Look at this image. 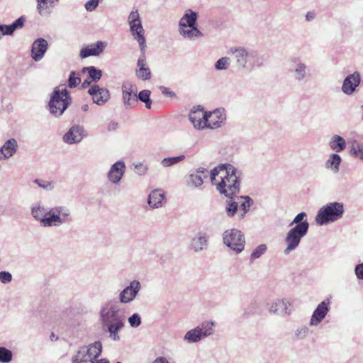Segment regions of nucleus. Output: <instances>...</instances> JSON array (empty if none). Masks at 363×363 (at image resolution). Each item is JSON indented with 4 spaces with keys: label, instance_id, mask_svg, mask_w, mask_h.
<instances>
[{
    "label": "nucleus",
    "instance_id": "5701e85b",
    "mask_svg": "<svg viewBox=\"0 0 363 363\" xmlns=\"http://www.w3.org/2000/svg\"><path fill=\"white\" fill-rule=\"evenodd\" d=\"M138 69L135 71L136 77L143 80L146 81L151 77V71L146 62L145 51H141V54L137 62Z\"/></svg>",
    "mask_w": 363,
    "mask_h": 363
},
{
    "label": "nucleus",
    "instance_id": "a211bd4d",
    "mask_svg": "<svg viewBox=\"0 0 363 363\" xmlns=\"http://www.w3.org/2000/svg\"><path fill=\"white\" fill-rule=\"evenodd\" d=\"M290 303L286 299H277L267 303L266 307L272 314L286 315L291 313L289 309Z\"/></svg>",
    "mask_w": 363,
    "mask_h": 363
},
{
    "label": "nucleus",
    "instance_id": "e2e57ef3",
    "mask_svg": "<svg viewBox=\"0 0 363 363\" xmlns=\"http://www.w3.org/2000/svg\"><path fill=\"white\" fill-rule=\"evenodd\" d=\"M357 157L363 160V146L362 145H358V155Z\"/></svg>",
    "mask_w": 363,
    "mask_h": 363
},
{
    "label": "nucleus",
    "instance_id": "2eb2a0df",
    "mask_svg": "<svg viewBox=\"0 0 363 363\" xmlns=\"http://www.w3.org/2000/svg\"><path fill=\"white\" fill-rule=\"evenodd\" d=\"M251 50L244 47H233L229 50V53L233 55L236 61L238 69H243L247 67Z\"/></svg>",
    "mask_w": 363,
    "mask_h": 363
},
{
    "label": "nucleus",
    "instance_id": "4d7b16f0",
    "mask_svg": "<svg viewBox=\"0 0 363 363\" xmlns=\"http://www.w3.org/2000/svg\"><path fill=\"white\" fill-rule=\"evenodd\" d=\"M58 0H47V8L45 10L44 15H48L50 13V11L48 10L49 8H53L56 4L57 3Z\"/></svg>",
    "mask_w": 363,
    "mask_h": 363
},
{
    "label": "nucleus",
    "instance_id": "7c9ffc66",
    "mask_svg": "<svg viewBox=\"0 0 363 363\" xmlns=\"http://www.w3.org/2000/svg\"><path fill=\"white\" fill-rule=\"evenodd\" d=\"M165 199L164 194L160 189L153 190L149 195L148 204L154 208H158L162 206Z\"/></svg>",
    "mask_w": 363,
    "mask_h": 363
},
{
    "label": "nucleus",
    "instance_id": "393cba45",
    "mask_svg": "<svg viewBox=\"0 0 363 363\" xmlns=\"http://www.w3.org/2000/svg\"><path fill=\"white\" fill-rule=\"evenodd\" d=\"M48 44L46 40L43 38H38L35 40L31 48V57L38 62L40 61L44 56L48 50Z\"/></svg>",
    "mask_w": 363,
    "mask_h": 363
},
{
    "label": "nucleus",
    "instance_id": "ddd939ff",
    "mask_svg": "<svg viewBox=\"0 0 363 363\" xmlns=\"http://www.w3.org/2000/svg\"><path fill=\"white\" fill-rule=\"evenodd\" d=\"M206 125L205 128L217 129L223 127L226 121V112L223 108H217L206 113Z\"/></svg>",
    "mask_w": 363,
    "mask_h": 363
},
{
    "label": "nucleus",
    "instance_id": "864d4df0",
    "mask_svg": "<svg viewBox=\"0 0 363 363\" xmlns=\"http://www.w3.org/2000/svg\"><path fill=\"white\" fill-rule=\"evenodd\" d=\"M37 1V9H38L39 13L41 16H44L45 10L48 7L47 0H36Z\"/></svg>",
    "mask_w": 363,
    "mask_h": 363
},
{
    "label": "nucleus",
    "instance_id": "72a5a7b5",
    "mask_svg": "<svg viewBox=\"0 0 363 363\" xmlns=\"http://www.w3.org/2000/svg\"><path fill=\"white\" fill-rule=\"evenodd\" d=\"M264 63V56L260 55L258 52L252 50L247 65L250 66L251 69H254L263 66Z\"/></svg>",
    "mask_w": 363,
    "mask_h": 363
},
{
    "label": "nucleus",
    "instance_id": "ea45409f",
    "mask_svg": "<svg viewBox=\"0 0 363 363\" xmlns=\"http://www.w3.org/2000/svg\"><path fill=\"white\" fill-rule=\"evenodd\" d=\"M240 198L245 200V201L241 203L240 206L242 209L239 213V218L242 219L249 211L250 206L253 204V200L248 196H242Z\"/></svg>",
    "mask_w": 363,
    "mask_h": 363
},
{
    "label": "nucleus",
    "instance_id": "052dcab7",
    "mask_svg": "<svg viewBox=\"0 0 363 363\" xmlns=\"http://www.w3.org/2000/svg\"><path fill=\"white\" fill-rule=\"evenodd\" d=\"M152 363H169L166 357H160L156 358Z\"/></svg>",
    "mask_w": 363,
    "mask_h": 363
},
{
    "label": "nucleus",
    "instance_id": "f03ea898",
    "mask_svg": "<svg viewBox=\"0 0 363 363\" xmlns=\"http://www.w3.org/2000/svg\"><path fill=\"white\" fill-rule=\"evenodd\" d=\"M32 217L43 228L59 227L72 220L71 211L65 206L47 207L42 201L30 206Z\"/></svg>",
    "mask_w": 363,
    "mask_h": 363
},
{
    "label": "nucleus",
    "instance_id": "f704fd0d",
    "mask_svg": "<svg viewBox=\"0 0 363 363\" xmlns=\"http://www.w3.org/2000/svg\"><path fill=\"white\" fill-rule=\"evenodd\" d=\"M306 217V213L305 212H301L297 214L291 223L289 224V226L295 224L294 227H298L299 225H301L303 228L305 230H308L309 223L306 219H304Z\"/></svg>",
    "mask_w": 363,
    "mask_h": 363
},
{
    "label": "nucleus",
    "instance_id": "6e6d98bb",
    "mask_svg": "<svg viewBox=\"0 0 363 363\" xmlns=\"http://www.w3.org/2000/svg\"><path fill=\"white\" fill-rule=\"evenodd\" d=\"M354 272L359 279H363V263L359 264L355 267Z\"/></svg>",
    "mask_w": 363,
    "mask_h": 363
},
{
    "label": "nucleus",
    "instance_id": "37998d69",
    "mask_svg": "<svg viewBox=\"0 0 363 363\" xmlns=\"http://www.w3.org/2000/svg\"><path fill=\"white\" fill-rule=\"evenodd\" d=\"M231 63V59L228 57H223L218 59L215 64V69L217 70L227 69Z\"/></svg>",
    "mask_w": 363,
    "mask_h": 363
},
{
    "label": "nucleus",
    "instance_id": "680f3d73",
    "mask_svg": "<svg viewBox=\"0 0 363 363\" xmlns=\"http://www.w3.org/2000/svg\"><path fill=\"white\" fill-rule=\"evenodd\" d=\"M315 18V13L313 11H309L306 15V18L307 21H311Z\"/></svg>",
    "mask_w": 363,
    "mask_h": 363
},
{
    "label": "nucleus",
    "instance_id": "f8f14e48",
    "mask_svg": "<svg viewBox=\"0 0 363 363\" xmlns=\"http://www.w3.org/2000/svg\"><path fill=\"white\" fill-rule=\"evenodd\" d=\"M290 71L294 80L297 82L306 81L310 76L307 65L299 57H294L291 60Z\"/></svg>",
    "mask_w": 363,
    "mask_h": 363
},
{
    "label": "nucleus",
    "instance_id": "49530a36",
    "mask_svg": "<svg viewBox=\"0 0 363 363\" xmlns=\"http://www.w3.org/2000/svg\"><path fill=\"white\" fill-rule=\"evenodd\" d=\"M309 329L306 325L298 327L294 333L295 337L297 340H303L308 335Z\"/></svg>",
    "mask_w": 363,
    "mask_h": 363
},
{
    "label": "nucleus",
    "instance_id": "9b49d317",
    "mask_svg": "<svg viewBox=\"0 0 363 363\" xmlns=\"http://www.w3.org/2000/svg\"><path fill=\"white\" fill-rule=\"evenodd\" d=\"M122 100L125 109H130L138 104L137 88L132 82H125L122 84Z\"/></svg>",
    "mask_w": 363,
    "mask_h": 363
},
{
    "label": "nucleus",
    "instance_id": "13d9d810",
    "mask_svg": "<svg viewBox=\"0 0 363 363\" xmlns=\"http://www.w3.org/2000/svg\"><path fill=\"white\" fill-rule=\"evenodd\" d=\"M118 127V123L115 121H111L107 126V129L108 131H114Z\"/></svg>",
    "mask_w": 363,
    "mask_h": 363
},
{
    "label": "nucleus",
    "instance_id": "603ef678",
    "mask_svg": "<svg viewBox=\"0 0 363 363\" xmlns=\"http://www.w3.org/2000/svg\"><path fill=\"white\" fill-rule=\"evenodd\" d=\"M258 311V305L256 303H252L245 310V315H250L257 313Z\"/></svg>",
    "mask_w": 363,
    "mask_h": 363
},
{
    "label": "nucleus",
    "instance_id": "b1692460",
    "mask_svg": "<svg viewBox=\"0 0 363 363\" xmlns=\"http://www.w3.org/2000/svg\"><path fill=\"white\" fill-rule=\"evenodd\" d=\"M209 236L206 233L199 232L191 240V248L194 252H201L207 249Z\"/></svg>",
    "mask_w": 363,
    "mask_h": 363
},
{
    "label": "nucleus",
    "instance_id": "2f4dec72",
    "mask_svg": "<svg viewBox=\"0 0 363 363\" xmlns=\"http://www.w3.org/2000/svg\"><path fill=\"white\" fill-rule=\"evenodd\" d=\"M341 162V157L337 153H333L326 160L325 166L326 169H330L333 173L337 174L340 171Z\"/></svg>",
    "mask_w": 363,
    "mask_h": 363
},
{
    "label": "nucleus",
    "instance_id": "8fccbe9b",
    "mask_svg": "<svg viewBox=\"0 0 363 363\" xmlns=\"http://www.w3.org/2000/svg\"><path fill=\"white\" fill-rule=\"evenodd\" d=\"M128 323L133 328H138L141 325V318L138 313H133L128 318Z\"/></svg>",
    "mask_w": 363,
    "mask_h": 363
},
{
    "label": "nucleus",
    "instance_id": "20e7f679",
    "mask_svg": "<svg viewBox=\"0 0 363 363\" xmlns=\"http://www.w3.org/2000/svg\"><path fill=\"white\" fill-rule=\"evenodd\" d=\"M72 98L67 89H60L55 87L50 94L48 103L49 111L52 115L59 117L71 104Z\"/></svg>",
    "mask_w": 363,
    "mask_h": 363
},
{
    "label": "nucleus",
    "instance_id": "bb28decb",
    "mask_svg": "<svg viewBox=\"0 0 363 363\" xmlns=\"http://www.w3.org/2000/svg\"><path fill=\"white\" fill-rule=\"evenodd\" d=\"M18 147L17 141L14 138L8 140L4 145L0 147V160H6L11 157Z\"/></svg>",
    "mask_w": 363,
    "mask_h": 363
},
{
    "label": "nucleus",
    "instance_id": "7ed1b4c3",
    "mask_svg": "<svg viewBox=\"0 0 363 363\" xmlns=\"http://www.w3.org/2000/svg\"><path fill=\"white\" fill-rule=\"evenodd\" d=\"M345 212L344 205L341 202H330L321 207L315 218L320 225H328L340 219Z\"/></svg>",
    "mask_w": 363,
    "mask_h": 363
},
{
    "label": "nucleus",
    "instance_id": "de8ad7c7",
    "mask_svg": "<svg viewBox=\"0 0 363 363\" xmlns=\"http://www.w3.org/2000/svg\"><path fill=\"white\" fill-rule=\"evenodd\" d=\"M81 82V78L75 72H71L68 78V86L75 88Z\"/></svg>",
    "mask_w": 363,
    "mask_h": 363
},
{
    "label": "nucleus",
    "instance_id": "3c124183",
    "mask_svg": "<svg viewBox=\"0 0 363 363\" xmlns=\"http://www.w3.org/2000/svg\"><path fill=\"white\" fill-rule=\"evenodd\" d=\"M12 280V275L10 272L6 271L0 272V281L3 284H8Z\"/></svg>",
    "mask_w": 363,
    "mask_h": 363
},
{
    "label": "nucleus",
    "instance_id": "6e6552de",
    "mask_svg": "<svg viewBox=\"0 0 363 363\" xmlns=\"http://www.w3.org/2000/svg\"><path fill=\"white\" fill-rule=\"evenodd\" d=\"M223 243L236 253L245 249V239L243 233L235 228L226 230L223 233Z\"/></svg>",
    "mask_w": 363,
    "mask_h": 363
},
{
    "label": "nucleus",
    "instance_id": "5fc2aeb1",
    "mask_svg": "<svg viewBox=\"0 0 363 363\" xmlns=\"http://www.w3.org/2000/svg\"><path fill=\"white\" fill-rule=\"evenodd\" d=\"M96 0H89L86 2L84 7L88 11H94L98 6Z\"/></svg>",
    "mask_w": 363,
    "mask_h": 363
},
{
    "label": "nucleus",
    "instance_id": "0eeeda50",
    "mask_svg": "<svg viewBox=\"0 0 363 363\" xmlns=\"http://www.w3.org/2000/svg\"><path fill=\"white\" fill-rule=\"evenodd\" d=\"M213 321H203L197 327L187 331L184 340L189 344L198 342L213 333Z\"/></svg>",
    "mask_w": 363,
    "mask_h": 363
},
{
    "label": "nucleus",
    "instance_id": "c9c22d12",
    "mask_svg": "<svg viewBox=\"0 0 363 363\" xmlns=\"http://www.w3.org/2000/svg\"><path fill=\"white\" fill-rule=\"evenodd\" d=\"M82 72H87L89 77L94 82L99 81L102 77V71L94 66L84 67Z\"/></svg>",
    "mask_w": 363,
    "mask_h": 363
},
{
    "label": "nucleus",
    "instance_id": "dca6fc26",
    "mask_svg": "<svg viewBox=\"0 0 363 363\" xmlns=\"http://www.w3.org/2000/svg\"><path fill=\"white\" fill-rule=\"evenodd\" d=\"M87 92L92 96L93 102L99 106L104 105L110 99L109 90L97 84L91 86Z\"/></svg>",
    "mask_w": 363,
    "mask_h": 363
},
{
    "label": "nucleus",
    "instance_id": "aec40b11",
    "mask_svg": "<svg viewBox=\"0 0 363 363\" xmlns=\"http://www.w3.org/2000/svg\"><path fill=\"white\" fill-rule=\"evenodd\" d=\"M206 113L207 111H204L203 108L199 107H194L191 110L189 114V119L195 128L198 130H203L205 128L207 120Z\"/></svg>",
    "mask_w": 363,
    "mask_h": 363
},
{
    "label": "nucleus",
    "instance_id": "412c9836",
    "mask_svg": "<svg viewBox=\"0 0 363 363\" xmlns=\"http://www.w3.org/2000/svg\"><path fill=\"white\" fill-rule=\"evenodd\" d=\"M125 169V163L123 161H117L110 168L107 178L110 182L114 184H118L124 175Z\"/></svg>",
    "mask_w": 363,
    "mask_h": 363
},
{
    "label": "nucleus",
    "instance_id": "9d476101",
    "mask_svg": "<svg viewBox=\"0 0 363 363\" xmlns=\"http://www.w3.org/2000/svg\"><path fill=\"white\" fill-rule=\"evenodd\" d=\"M308 231V230L303 229L301 225L291 228L285 237L286 247L284 250V254L289 255L291 252L296 250L301 243V239L307 235Z\"/></svg>",
    "mask_w": 363,
    "mask_h": 363
},
{
    "label": "nucleus",
    "instance_id": "e433bc0d",
    "mask_svg": "<svg viewBox=\"0 0 363 363\" xmlns=\"http://www.w3.org/2000/svg\"><path fill=\"white\" fill-rule=\"evenodd\" d=\"M185 159V155H180L174 157H164L161 160V165L163 167H169L175 165Z\"/></svg>",
    "mask_w": 363,
    "mask_h": 363
},
{
    "label": "nucleus",
    "instance_id": "bf43d9fd",
    "mask_svg": "<svg viewBox=\"0 0 363 363\" xmlns=\"http://www.w3.org/2000/svg\"><path fill=\"white\" fill-rule=\"evenodd\" d=\"M160 90L162 91V94H164V95H166L167 96L172 97V96H174V93L169 91L167 87L161 86Z\"/></svg>",
    "mask_w": 363,
    "mask_h": 363
},
{
    "label": "nucleus",
    "instance_id": "69168bd1",
    "mask_svg": "<svg viewBox=\"0 0 363 363\" xmlns=\"http://www.w3.org/2000/svg\"><path fill=\"white\" fill-rule=\"evenodd\" d=\"M350 153L356 157H357V155H358V147L356 148L354 147H353L351 150H350Z\"/></svg>",
    "mask_w": 363,
    "mask_h": 363
},
{
    "label": "nucleus",
    "instance_id": "338daca9",
    "mask_svg": "<svg viewBox=\"0 0 363 363\" xmlns=\"http://www.w3.org/2000/svg\"><path fill=\"white\" fill-rule=\"evenodd\" d=\"M95 363H110L107 359H96Z\"/></svg>",
    "mask_w": 363,
    "mask_h": 363
},
{
    "label": "nucleus",
    "instance_id": "4c0bfd02",
    "mask_svg": "<svg viewBox=\"0 0 363 363\" xmlns=\"http://www.w3.org/2000/svg\"><path fill=\"white\" fill-rule=\"evenodd\" d=\"M106 326L110 333V337L114 341H118L120 340L118 331L124 327V323L110 324Z\"/></svg>",
    "mask_w": 363,
    "mask_h": 363
},
{
    "label": "nucleus",
    "instance_id": "58836bf2",
    "mask_svg": "<svg viewBox=\"0 0 363 363\" xmlns=\"http://www.w3.org/2000/svg\"><path fill=\"white\" fill-rule=\"evenodd\" d=\"M203 184V179L201 175L195 173L190 174L186 180V184L194 188L200 187Z\"/></svg>",
    "mask_w": 363,
    "mask_h": 363
},
{
    "label": "nucleus",
    "instance_id": "39448f33",
    "mask_svg": "<svg viewBox=\"0 0 363 363\" xmlns=\"http://www.w3.org/2000/svg\"><path fill=\"white\" fill-rule=\"evenodd\" d=\"M101 352L102 344L100 341L80 347L72 355V363H95Z\"/></svg>",
    "mask_w": 363,
    "mask_h": 363
},
{
    "label": "nucleus",
    "instance_id": "a878e982",
    "mask_svg": "<svg viewBox=\"0 0 363 363\" xmlns=\"http://www.w3.org/2000/svg\"><path fill=\"white\" fill-rule=\"evenodd\" d=\"M106 46V43L103 41H97L96 43L91 44L80 50V57L86 58L90 56H99L101 54Z\"/></svg>",
    "mask_w": 363,
    "mask_h": 363
},
{
    "label": "nucleus",
    "instance_id": "0e129e2a",
    "mask_svg": "<svg viewBox=\"0 0 363 363\" xmlns=\"http://www.w3.org/2000/svg\"><path fill=\"white\" fill-rule=\"evenodd\" d=\"M206 172V169L204 167H199L196 169V172L195 174H204Z\"/></svg>",
    "mask_w": 363,
    "mask_h": 363
},
{
    "label": "nucleus",
    "instance_id": "a18cd8bd",
    "mask_svg": "<svg viewBox=\"0 0 363 363\" xmlns=\"http://www.w3.org/2000/svg\"><path fill=\"white\" fill-rule=\"evenodd\" d=\"M267 251V245L264 244H262L258 245L251 253L250 255V261L259 258L262 255H264Z\"/></svg>",
    "mask_w": 363,
    "mask_h": 363
},
{
    "label": "nucleus",
    "instance_id": "473e14b6",
    "mask_svg": "<svg viewBox=\"0 0 363 363\" xmlns=\"http://www.w3.org/2000/svg\"><path fill=\"white\" fill-rule=\"evenodd\" d=\"M329 146L333 151L339 152L345 149L346 141L342 136L334 135L330 140Z\"/></svg>",
    "mask_w": 363,
    "mask_h": 363
},
{
    "label": "nucleus",
    "instance_id": "f257e3e1",
    "mask_svg": "<svg viewBox=\"0 0 363 363\" xmlns=\"http://www.w3.org/2000/svg\"><path fill=\"white\" fill-rule=\"evenodd\" d=\"M242 172L230 164H220L211 171V181L217 190L230 199L240 191Z\"/></svg>",
    "mask_w": 363,
    "mask_h": 363
},
{
    "label": "nucleus",
    "instance_id": "6ab92c4d",
    "mask_svg": "<svg viewBox=\"0 0 363 363\" xmlns=\"http://www.w3.org/2000/svg\"><path fill=\"white\" fill-rule=\"evenodd\" d=\"M329 304L330 300L326 299L318 305L310 319L309 325L311 326H317L323 321L329 312Z\"/></svg>",
    "mask_w": 363,
    "mask_h": 363
},
{
    "label": "nucleus",
    "instance_id": "1a4fd4ad",
    "mask_svg": "<svg viewBox=\"0 0 363 363\" xmlns=\"http://www.w3.org/2000/svg\"><path fill=\"white\" fill-rule=\"evenodd\" d=\"M128 21L130 32L134 38L138 42L140 51H145L146 42L144 36V29L138 10L130 12Z\"/></svg>",
    "mask_w": 363,
    "mask_h": 363
},
{
    "label": "nucleus",
    "instance_id": "cd10ccee",
    "mask_svg": "<svg viewBox=\"0 0 363 363\" xmlns=\"http://www.w3.org/2000/svg\"><path fill=\"white\" fill-rule=\"evenodd\" d=\"M25 21V17L22 16L10 25H0V32L3 35H11L15 30L23 27Z\"/></svg>",
    "mask_w": 363,
    "mask_h": 363
},
{
    "label": "nucleus",
    "instance_id": "79ce46f5",
    "mask_svg": "<svg viewBox=\"0 0 363 363\" xmlns=\"http://www.w3.org/2000/svg\"><path fill=\"white\" fill-rule=\"evenodd\" d=\"M13 352L11 350L0 346V363H11L13 360Z\"/></svg>",
    "mask_w": 363,
    "mask_h": 363
},
{
    "label": "nucleus",
    "instance_id": "774afa93",
    "mask_svg": "<svg viewBox=\"0 0 363 363\" xmlns=\"http://www.w3.org/2000/svg\"><path fill=\"white\" fill-rule=\"evenodd\" d=\"M90 85V82H89L88 80H84V82L82 83V86L84 88H86V86H89Z\"/></svg>",
    "mask_w": 363,
    "mask_h": 363
},
{
    "label": "nucleus",
    "instance_id": "c756f323",
    "mask_svg": "<svg viewBox=\"0 0 363 363\" xmlns=\"http://www.w3.org/2000/svg\"><path fill=\"white\" fill-rule=\"evenodd\" d=\"M179 33L184 38L194 40L203 36L197 26L192 27H179Z\"/></svg>",
    "mask_w": 363,
    "mask_h": 363
},
{
    "label": "nucleus",
    "instance_id": "09e8293b",
    "mask_svg": "<svg viewBox=\"0 0 363 363\" xmlns=\"http://www.w3.org/2000/svg\"><path fill=\"white\" fill-rule=\"evenodd\" d=\"M238 204L235 201H230L227 202L225 211L229 217H233L238 211Z\"/></svg>",
    "mask_w": 363,
    "mask_h": 363
},
{
    "label": "nucleus",
    "instance_id": "4468645a",
    "mask_svg": "<svg viewBox=\"0 0 363 363\" xmlns=\"http://www.w3.org/2000/svg\"><path fill=\"white\" fill-rule=\"evenodd\" d=\"M141 289V284L138 280H133L130 284L125 287L119 294L118 298L121 303H131L137 296Z\"/></svg>",
    "mask_w": 363,
    "mask_h": 363
},
{
    "label": "nucleus",
    "instance_id": "c85d7f7f",
    "mask_svg": "<svg viewBox=\"0 0 363 363\" xmlns=\"http://www.w3.org/2000/svg\"><path fill=\"white\" fill-rule=\"evenodd\" d=\"M198 13L189 9L186 11L179 21V27H192L197 26Z\"/></svg>",
    "mask_w": 363,
    "mask_h": 363
},
{
    "label": "nucleus",
    "instance_id": "423d86ee",
    "mask_svg": "<svg viewBox=\"0 0 363 363\" xmlns=\"http://www.w3.org/2000/svg\"><path fill=\"white\" fill-rule=\"evenodd\" d=\"M100 320L104 325L124 323L125 316L121 313L120 306L116 301L106 302L100 310Z\"/></svg>",
    "mask_w": 363,
    "mask_h": 363
},
{
    "label": "nucleus",
    "instance_id": "4be33fe9",
    "mask_svg": "<svg viewBox=\"0 0 363 363\" xmlns=\"http://www.w3.org/2000/svg\"><path fill=\"white\" fill-rule=\"evenodd\" d=\"M84 128L79 125L72 126L64 135L63 141L67 144H74L81 142L84 138Z\"/></svg>",
    "mask_w": 363,
    "mask_h": 363
},
{
    "label": "nucleus",
    "instance_id": "f3484780",
    "mask_svg": "<svg viewBox=\"0 0 363 363\" xmlns=\"http://www.w3.org/2000/svg\"><path fill=\"white\" fill-rule=\"evenodd\" d=\"M361 82V77L359 72L347 75L343 80L342 91L348 96L352 95Z\"/></svg>",
    "mask_w": 363,
    "mask_h": 363
},
{
    "label": "nucleus",
    "instance_id": "a19ab883",
    "mask_svg": "<svg viewBox=\"0 0 363 363\" xmlns=\"http://www.w3.org/2000/svg\"><path fill=\"white\" fill-rule=\"evenodd\" d=\"M151 91L147 89L142 90L137 95L138 101L145 103V107L148 109L151 108L152 106V100L150 99Z\"/></svg>",
    "mask_w": 363,
    "mask_h": 363
},
{
    "label": "nucleus",
    "instance_id": "c03bdc74",
    "mask_svg": "<svg viewBox=\"0 0 363 363\" xmlns=\"http://www.w3.org/2000/svg\"><path fill=\"white\" fill-rule=\"evenodd\" d=\"M40 188L46 191H52L54 189L55 184L53 181H47L43 179H36L33 181Z\"/></svg>",
    "mask_w": 363,
    "mask_h": 363
}]
</instances>
